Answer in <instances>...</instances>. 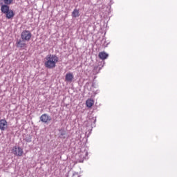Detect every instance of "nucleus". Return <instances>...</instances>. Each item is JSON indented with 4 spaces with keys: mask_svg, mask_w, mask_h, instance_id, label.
<instances>
[{
    "mask_svg": "<svg viewBox=\"0 0 177 177\" xmlns=\"http://www.w3.org/2000/svg\"><path fill=\"white\" fill-rule=\"evenodd\" d=\"M46 60L44 62L46 68L52 69L56 67V63L59 62V57L56 55L49 54L46 57Z\"/></svg>",
    "mask_w": 177,
    "mask_h": 177,
    "instance_id": "1",
    "label": "nucleus"
},
{
    "mask_svg": "<svg viewBox=\"0 0 177 177\" xmlns=\"http://www.w3.org/2000/svg\"><path fill=\"white\" fill-rule=\"evenodd\" d=\"M32 37V34H31V32H30V30H23L21 33V39L25 40L26 42L30 41Z\"/></svg>",
    "mask_w": 177,
    "mask_h": 177,
    "instance_id": "2",
    "label": "nucleus"
},
{
    "mask_svg": "<svg viewBox=\"0 0 177 177\" xmlns=\"http://www.w3.org/2000/svg\"><path fill=\"white\" fill-rule=\"evenodd\" d=\"M12 151L15 156H17L18 157H21L24 153L23 149L20 147H17V146L12 147Z\"/></svg>",
    "mask_w": 177,
    "mask_h": 177,
    "instance_id": "3",
    "label": "nucleus"
},
{
    "mask_svg": "<svg viewBox=\"0 0 177 177\" xmlns=\"http://www.w3.org/2000/svg\"><path fill=\"white\" fill-rule=\"evenodd\" d=\"M40 121L44 124H49V122L52 121V117L49 116L46 113H44L40 116Z\"/></svg>",
    "mask_w": 177,
    "mask_h": 177,
    "instance_id": "4",
    "label": "nucleus"
},
{
    "mask_svg": "<svg viewBox=\"0 0 177 177\" xmlns=\"http://www.w3.org/2000/svg\"><path fill=\"white\" fill-rule=\"evenodd\" d=\"M8 129V122L5 119L0 120V131H6Z\"/></svg>",
    "mask_w": 177,
    "mask_h": 177,
    "instance_id": "5",
    "label": "nucleus"
},
{
    "mask_svg": "<svg viewBox=\"0 0 177 177\" xmlns=\"http://www.w3.org/2000/svg\"><path fill=\"white\" fill-rule=\"evenodd\" d=\"M0 5L1 13H3L4 15L9 12V10H10V8L7 4H3V3L1 2Z\"/></svg>",
    "mask_w": 177,
    "mask_h": 177,
    "instance_id": "6",
    "label": "nucleus"
},
{
    "mask_svg": "<svg viewBox=\"0 0 177 177\" xmlns=\"http://www.w3.org/2000/svg\"><path fill=\"white\" fill-rule=\"evenodd\" d=\"M26 40L23 39H19L17 40V48H26Z\"/></svg>",
    "mask_w": 177,
    "mask_h": 177,
    "instance_id": "7",
    "label": "nucleus"
},
{
    "mask_svg": "<svg viewBox=\"0 0 177 177\" xmlns=\"http://www.w3.org/2000/svg\"><path fill=\"white\" fill-rule=\"evenodd\" d=\"M73 80H74V75L71 73H68L65 75V81L66 82H73Z\"/></svg>",
    "mask_w": 177,
    "mask_h": 177,
    "instance_id": "8",
    "label": "nucleus"
},
{
    "mask_svg": "<svg viewBox=\"0 0 177 177\" xmlns=\"http://www.w3.org/2000/svg\"><path fill=\"white\" fill-rule=\"evenodd\" d=\"M6 19H10L15 17V12L12 10H8L7 12L5 13Z\"/></svg>",
    "mask_w": 177,
    "mask_h": 177,
    "instance_id": "9",
    "label": "nucleus"
},
{
    "mask_svg": "<svg viewBox=\"0 0 177 177\" xmlns=\"http://www.w3.org/2000/svg\"><path fill=\"white\" fill-rule=\"evenodd\" d=\"M100 59L102 60H106L109 57V54L104 53V52H101L98 55Z\"/></svg>",
    "mask_w": 177,
    "mask_h": 177,
    "instance_id": "10",
    "label": "nucleus"
},
{
    "mask_svg": "<svg viewBox=\"0 0 177 177\" xmlns=\"http://www.w3.org/2000/svg\"><path fill=\"white\" fill-rule=\"evenodd\" d=\"M24 140H26L27 143H31L32 140V136L30 135H26L24 137Z\"/></svg>",
    "mask_w": 177,
    "mask_h": 177,
    "instance_id": "11",
    "label": "nucleus"
},
{
    "mask_svg": "<svg viewBox=\"0 0 177 177\" xmlns=\"http://www.w3.org/2000/svg\"><path fill=\"white\" fill-rule=\"evenodd\" d=\"M72 17H80V10L77 8H75L72 12Z\"/></svg>",
    "mask_w": 177,
    "mask_h": 177,
    "instance_id": "12",
    "label": "nucleus"
},
{
    "mask_svg": "<svg viewBox=\"0 0 177 177\" xmlns=\"http://www.w3.org/2000/svg\"><path fill=\"white\" fill-rule=\"evenodd\" d=\"M93 103H94L93 100H92L91 99H88L86 101V104L87 107H89V108H91L93 106Z\"/></svg>",
    "mask_w": 177,
    "mask_h": 177,
    "instance_id": "13",
    "label": "nucleus"
},
{
    "mask_svg": "<svg viewBox=\"0 0 177 177\" xmlns=\"http://www.w3.org/2000/svg\"><path fill=\"white\" fill-rule=\"evenodd\" d=\"M88 122H93L91 123V127L93 128V127H95L96 118H92L91 119H89Z\"/></svg>",
    "mask_w": 177,
    "mask_h": 177,
    "instance_id": "14",
    "label": "nucleus"
},
{
    "mask_svg": "<svg viewBox=\"0 0 177 177\" xmlns=\"http://www.w3.org/2000/svg\"><path fill=\"white\" fill-rule=\"evenodd\" d=\"M64 135H66V131L64 130H59V138H61V139H66Z\"/></svg>",
    "mask_w": 177,
    "mask_h": 177,
    "instance_id": "15",
    "label": "nucleus"
},
{
    "mask_svg": "<svg viewBox=\"0 0 177 177\" xmlns=\"http://www.w3.org/2000/svg\"><path fill=\"white\" fill-rule=\"evenodd\" d=\"M4 5H11L12 2H13V0H3Z\"/></svg>",
    "mask_w": 177,
    "mask_h": 177,
    "instance_id": "16",
    "label": "nucleus"
},
{
    "mask_svg": "<svg viewBox=\"0 0 177 177\" xmlns=\"http://www.w3.org/2000/svg\"><path fill=\"white\" fill-rule=\"evenodd\" d=\"M78 176V173L74 172L72 177Z\"/></svg>",
    "mask_w": 177,
    "mask_h": 177,
    "instance_id": "17",
    "label": "nucleus"
},
{
    "mask_svg": "<svg viewBox=\"0 0 177 177\" xmlns=\"http://www.w3.org/2000/svg\"><path fill=\"white\" fill-rule=\"evenodd\" d=\"M77 177H80V176H78Z\"/></svg>",
    "mask_w": 177,
    "mask_h": 177,
    "instance_id": "18",
    "label": "nucleus"
}]
</instances>
